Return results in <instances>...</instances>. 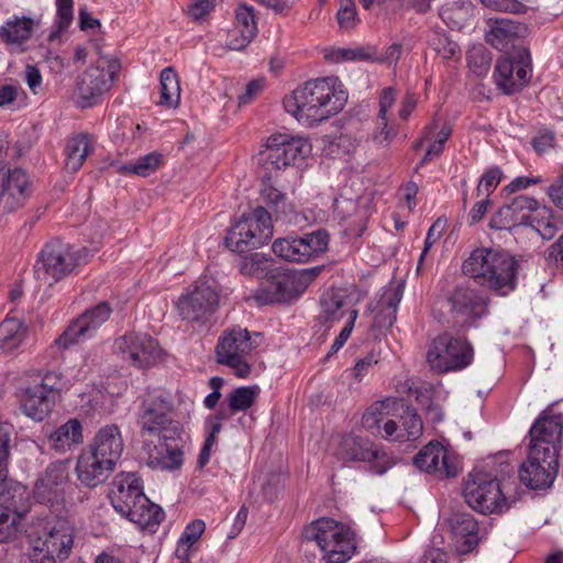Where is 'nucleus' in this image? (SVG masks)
Listing matches in <instances>:
<instances>
[{
    "instance_id": "nucleus-15",
    "label": "nucleus",
    "mask_w": 563,
    "mask_h": 563,
    "mask_svg": "<svg viewBox=\"0 0 563 563\" xmlns=\"http://www.w3.org/2000/svg\"><path fill=\"white\" fill-rule=\"evenodd\" d=\"M329 233L319 229L300 238H282L273 243V252L287 262L306 263L328 250Z\"/></svg>"
},
{
    "instance_id": "nucleus-34",
    "label": "nucleus",
    "mask_w": 563,
    "mask_h": 563,
    "mask_svg": "<svg viewBox=\"0 0 563 563\" xmlns=\"http://www.w3.org/2000/svg\"><path fill=\"white\" fill-rule=\"evenodd\" d=\"M522 31L521 24L512 20L490 19L485 38L495 48L504 51L521 36Z\"/></svg>"
},
{
    "instance_id": "nucleus-23",
    "label": "nucleus",
    "mask_w": 563,
    "mask_h": 563,
    "mask_svg": "<svg viewBox=\"0 0 563 563\" xmlns=\"http://www.w3.org/2000/svg\"><path fill=\"white\" fill-rule=\"evenodd\" d=\"M0 188L1 207L4 211H13L23 206L32 192L29 176L21 168L1 172Z\"/></svg>"
},
{
    "instance_id": "nucleus-30",
    "label": "nucleus",
    "mask_w": 563,
    "mask_h": 563,
    "mask_svg": "<svg viewBox=\"0 0 563 563\" xmlns=\"http://www.w3.org/2000/svg\"><path fill=\"white\" fill-rule=\"evenodd\" d=\"M87 449L115 465L124 449L120 428L117 424L101 427Z\"/></svg>"
},
{
    "instance_id": "nucleus-37",
    "label": "nucleus",
    "mask_w": 563,
    "mask_h": 563,
    "mask_svg": "<svg viewBox=\"0 0 563 563\" xmlns=\"http://www.w3.org/2000/svg\"><path fill=\"white\" fill-rule=\"evenodd\" d=\"M320 307L321 309L318 316V321L320 324L325 327V330L332 328L346 314L350 317V311L353 310L349 307L342 295L334 292L323 294L320 300Z\"/></svg>"
},
{
    "instance_id": "nucleus-51",
    "label": "nucleus",
    "mask_w": 563,
    "mask_h": 563,
    "mask_svg": "<svg viewBox=\"0 0 563 563\" xmlns=\"http://www.w3.org/2000/svg\"><path fill=\"white\" fill-rule=\"evenodd\" d=\"M22 517L10 511H0V542H11L19 537Z\"/></svg>"
},
{
    "instance_id": "nucleus-55",
    "label": "nucleus",
    "mask_w": 563,
    "mask_h": 563,
    "mask_svg": "<svg viewBox=\"0 0 563 563\" xmlns=\"http://www.w3.org/2000/svg\"><path fill=\"white\" fill-rule=\"evenodd\" d=\"M503 178V173L499 167H492L486 170L476 188L477 197H486L489 198L490 194L497 188Z\"/></svg>"
},
{
    "instance_id": "nucleus-38",
    "label": "nucleus",
    "mask_w": 563,
    "mask_h": 563,
    "mask_svg": "<svg viewBox=\"0 0 563 563\" xmlns=\"http://www.w3.org/2000/svg\"><path fill=\"white\" fill-rule=\"evenodd\" d=\"M528 225H531L544 240H551L563 228V219L551 208L538 205L530 216Z\"/></svg>"
},
{
    "instance_id": "nucleus-1",
    "label": "nucleus",
    "mask_w": 563,
    "mask_h": 563,
    "mask_svg": "<svg viewBox=\"0 0 563 563\" xmlns=\"http://www.w3.org/2000/svg\"><path fill=\"white\" fill-rule=\"evenodd\" d=\"M563 421L561 415L551 409L542 411L529 431L527 460L519 468V478L531 489L550 487L560 466Z\"/></svg>"
},
{
    "instance_id": "nucleus-42",
    "label": "nucleus",
    "mask_w": 563,
    "mask_h": 563,
    "mask_svg": "<svg viewBox=\"0 0 563 563\" xmlns=\"http://www.w3.org/2000/svg\"><path fill=\"white\" fill-rule=\"evenodd\" d=\"M260 194L263 202L273 209L277 219L286 218L295 211L286 195L273 186L271 177L263 179Z\"/></svg>"
},
{
    "instance_id": "nucleus-32",
    "label": "nucleus",
    "mask_w": 563,
    "mask_h": 563,
    "mask_svg": "<svg viewBox=\"0 0 563 563\" xmlns=\"http://www.w3.org/2000/svg\"><path fill=\"white\" fill-rule=\"evenodd\" d=\"M27 488L16 482L0 476V511L24 516L29 510Z\"/></svg>"
},
{
    "instance_id": "nucleus-63",
    "label": "nucleus",
    "mask_w": 563,
    "mask_h": 563,
    "mask_svg": "<svg viewBox=\"0 0 563 563\" xmlns=\"http://www.w3.org/2000/svg\"><path fill=\"white\" fill-rule=\"evenodd\" d=\"M36 386L45 389L47 394H52L53 398L56 399L58 390L63 387L62 377L55 372H48L43 376L42 382Z\"/></svg>"
},
{
    "instance_id": "nucleus-10",
    "label": "nucleus",
    "mask_w": 563,
    "mask_h": 563,
    "mask_svg": "<svg viewBox=\"0 0 563 563\" xmlns=\"http://www.w3.org/2000/svg\"><path fill=\"white\" fill-rule=\"evenodd\" d=\"M120 67L119 59L100 56L96 65L87 68L77 84L80 107L87 108L97 103L99 98L109 91Z\"/></svg>"
},
{
    "instance_id": "nucleus-33",
    "label": "nucleus",
    "mask_w": 563,
    "mask_h": 563,
    "mask_svg": "<svg viewBox=\"0 0 563 563\" xmlns=\"http://www.w3.org/2000/svg\"><path fill=\"white\" fill-rule=\"evenodd\" d=\"M47 439L49 446L56 452H70L84 443L82 424L76 418L69 419L52 431Z\"/></svg>"
},
{
    "instance_id": "nucleus-18",
    "label": "nucleus",
    "mask_w": 563,
    "mask_h": 563,
    "mask_svg": "<svg viewBox=\"0 0 563 563\" xmlns=\"http://www.w3.org/2000/svg\"><path fill=\"white\" fill-rule=\"evenodd\" d=\"M111 311L112 309L106 301L86 310L55 340V344L60 349H68L75 343L91 338L97 329L109 319Z\"/></svg>"
},
{
    "instance_id": "nucleus-25",
    "label": "nucleus",
    "mask_w": 563,
    "mask_h": 563,
    "mask_svg": "<svg viewBox=\"0 0 563 563\" xmlns=\"http://www.w3.org/2000/svg\"><path fill=\"white\" fill-rule=\"evenodd\" d=\"M302 291L298 275L288 273L267 280L265 286L255 292L254 298L260 305L289 302L297 299Z\"/></svg>"
},
{
    "instance_id": "nucleus-35",
    "label": "nucleus",
    "mask_w": 563,
    "mask_h": 563,
    "mask_svg": "<svg viewBox=\"0 0 563 563\" xmlns=\"http://www.w3.org/2000/svg\"><path fill=\"white\" fill-rule=\"evenodd\" d=\"M55 398L36 385L27 387L22 397L23 412L36 421H42L53 409Z\"/></svg>"
},
{
    "instance_id": "nucleus-45",
    "label": "nucleus",
    "mask_w": 563,
    "mask_h": 563,
    "mask_svg": "<svg viewBox=\"0 0 563 563\" xmlns=\"http://www.w3.org/2000/svg\"><path fill=\"white\" fill-rule=\"evenodd\" d=\"M131 511L125 516L130 521L137 523L143 528H153L164 519L162 508L153 504L146 496L145 503L132 505Z\"/></svg>"
},
{
    "instance_id": "nucleus-13",
    "label": "nucleus",
    "mask_w": 563,
    "mask_h": 563,
    "mask_svg": "<svg viewBox=\"0 0 563 563\" xmlns=\"http://www.w3.org/2000/svg\"><path fill=\"white\" fill-rule=\"evenodd\" d=\"M311 144L303 137L275 134L268 137L266 148L260 153L261 162L267 170H279L310 154Z\"/></svg>"
},
{
    "instance_id": "nucleus-26",
    "label": "nucleus",
    "mask_w": 563,
    "mask_h": 563,
    "mask_svg": "<svg viewBox=\"0 0 563 563\" xmlns=\"http://www.w3.org/2000/svg\"><path fill=\"white\" fill-rule=\"evenodd\" d=\"M538 205V201L531 197L516 196L492 217L490 227L503 230L515 225H528L530 216Z\"/></svg>"
},
{
    "instance_id": "nucleus-28",
    "label": "nucleus",
    "mask_w": 563,
    "mask_h": 563,
    "mask_svg": "<svg viewBox=\"0 0 563 563\" xmlns=\"http://www.w3.org/2000/svg\"><path fill=\"white\" fill-rule=\"evenodd\" d=\"M413 463L423 472L441 474L446 477L455 476L459 472L444 446L433 441L418 452L413 457Z\"/></svg>"
},
{
    "instance_id": "nucleus-44",
    "label": "nucleus",
    "mask_w": 563,
    "mask_h": 563,
    "mask_svg": "<svg viewBox=\"0 0 563 563\" xmlns=\"http://www.w3.org/2000/svg\"><path fill=\"white\" fill-rule=\"evenodd\" d=\"M395 412H401V424L399 433L396 435V441L405 442L419 439L423 431V424L416 409L404 402V408L394 407Z\"/></svg>"
},
{
    "instance_id": "nucleus-39",
    "label": "nucleus",
    "mask_w": 563,
    "mask_h": 563,
    "mask_svg": "<svg viewBox=\"0 0 563 563\" xmlns=\"http://www.w3.org/2000/svg\"><path fill=\"white\" fill-rule=\"evenodd\" d=\"M92 151L91 140L88 134L81 133L70 137L65 147V168L67 172L76 173L85 163Z\"/></svg>"
},
{
    "instance_id": "nucleus-60",
    "label": "nucleus",
    "mask_w": 563,
    "mask_h": 563,
    "mask_svg": "<svg viewBox=\"0 0 563 563\" xmlns=\"http://www.w3.org/2000/svg\"><path fill=\"white\" fill-rule=\"evenodd\" d=\"M216 8V0H194L188 5V15L195 20H202Z\"/></svg>"
},
{
    "instance_id": "nucleus-47",
    "label": "nucleus",
    "mask_w": 563,
    "mask_h": 563,
    "mask_svg": "<svg viewBox=\"0 0 563 563\" xmlns=\"http://www.w3.org/2000/svg\"><path fill=\"white\" fill-rule=\"evenodd\" d=\"M473 5L470 1H455L441 8L440 16L451 27L462 29L472 16Z\"/></svg>"
},
{
    "instance_id": "nucleus-3",
    "label": "nucleus",
    "mask_w": 563,
    "mask_h": 563,
    "mask_svg": "<svg viewBox=\"0 0 563 563\" xmlns=\"http://www.w3.org/2000/svg\"><path fill=\"white\" fill-rule=\"evenodd\" d=\"M32 563H63L73 550L75 528L60 516L35 517L25 530Z\"/></svg>"
},
{
    "instance_id": "nucleus-20",
    "label": "nucleus",
    "mask_w": 563,
    "mask_h": 563,
    "mask_svg": "<svg viewBox=\"0 0 563 563\" xmlns=\"http://www.w3.org/2000/svg\"><path fill=\"white\" fill-rule=\"evenodd\" d=\"M67 478V470L63 464H49L34 484L33 496L36 501L49 507L58 505L64 499Z\"/></svg>"
},
{
    "instance_id": "nucleus-24",
    "label": "nucleus",
    "mask_w": 563,
    "mask_h": 563,
    "mask_svg": "<svg viewBox=\"0 0 563 563\" xmlns=\"http://www.w3.org/2000/svg\"><path fill=\"white\" fill-rule=\"evenodd\" d=\"M178 434L177 440L159 439L156 444H146L147 465L153 470L177 471L184 464V440Z\"/></svg>"
},
{
    "instance_id": "nucleus-8",
    "label": "nucleus",
    "mask_w": 563,
    "mask_h": 563,
    "mask_svg": "<svg viewBox=\"0 0 563 563\" xmlns=\"http://www.w3.org/2000/svg\"><path fill=\"white\" fill-rule=\"evenodd\" d=\"M273 236L272 217L264 207L244 213L231 227L224 239L225 245L236 253H246L266 244Z\"/></svg>"
},
{
    "instance_id": "nucleus-59",
    "label": "nucleus",
    "mask_w": 563,
    "mask_h": 563,
    "mask_svg": "<svg viewBox=\"0 0 563 563\" xmlns=\"http://www.w3.org/2000/svg\"><path fill=\"white\" fill-rule=\"evenodd\" d=\"M357 318V310L350 311V317H347V321L341 330L340 334L335 338L332 343L328 356L336 353L347 341L350 338L352 330L354 328L355 320Z\"/></svg>"
},
{
    "instance_id": "nucleus-58",
    "label": "nucleus",
    "mask_w": 563,
    "mask_h": 563,
    "mask_svg": "<svg viewBox=\"0 0 563 563\" xmlns=\"http://www.w3.org/2000/svg\"><path fill=\"white\" fill-rule=\"evenodd\" d=\"M445 224H446V222L444 220L438 219L430 227V229L427 233L426 241H424L423 251H422L419 262H418V266H417L418 272L420 271L423 260H424L427 253L429 252V250L431 249V246L442 236V234L445 230Z\"/></svg>"
},
{
    "instance_id": "nucleus-5",
    "label": "nucleus",
    "mask_w": 563,
    "mask_h": 563,
    "mask_svg": "<svg viewBox=\"0 0 563 563\" xmlns=\"http://www.w3.org/2000/svg\"><path fill=\"white\" fill-rule=\"evenodd\" d=\"M303 538L314 542L327 563H345L356 552L354 533L346 525L331 518H321L303 530Z\"/></svg>"
},
{
    "instance_id": "nucleus-43",
    "label": "nucleus",
    "mask_w": 563,
    "mask_h": 563,
    "mask_svg": "<svg viewBox=\"0 0 563 563\" xmlns=\"http://www.w3.org/2000/svg\"><path fill=\"white\" fill-rule=\"evenodd\" d=\"M27 327L18 318H7L0 324V349L12 352L25 340Z\"/></svg>"
},
{
    "instance_id": "nucleus-16",
    "label": "nucleus",
    "mask_w": 563,
    "mask_h": 563,
    "mask_svg": "<svg viewBox=\"0 0 563 563\" xmlns=\"http://www.w3.org/2000/svg\"><path fill=\"white\" fill-rule=\"evenodd\" d=\"M255 347L246 329L234 328L220 338L216 353L218 362L231 367L235 375L242 378L249 376L250 364L245 356Z\"/></svg>"
},
{
    "instance_id": "nucleus-29",
    "label": "nucleus",
    "mask_w": 563,
    "mask_h": 563,
    "mask_svg": "<svg viewBox=\"0 0 563 563\" xmlns=\"http://www.w3.org/2000/svg\"><path fill=\"white\" fill-rule=\"evenodd\" d=\"M36 25L31 18L13 15L0 26V42L10 51L23 53Z\"/></svg>"
},
{
    "instance_id": "nucleus-40",
    "label": "nucleus",
    "mask_w": 563,
    "mask_h": 563,
    "mask_svg": "<svg viewBox=\"0 0 563 563\" xmlns=\"http://www.w3.org/2000/svg\"><path fill=\"white\" fill-rule=\"evenodd\" d=\"M394 407L404 408V400L388 398L372 405L362 417V426L367 431L379 432L380 422L394 416Z\"/></svg>"
},
{
    "instance_id": "nucleus-12",
    "label": "nucleus",
    "mask_w": 563,
    "mask_h": 563,
    "mask_svg": "<svg viewBox=\"0 0 563 563\" xmlns=\"http://www.w3.org/2000/svg\"><path fill=\"white\" fill-rule=\"evenodd\" d=\"M531 76V56L525 47L516 48L496 62L494 80L506 95L519 92L529 84Z\"/></svg>"
},
{
    "instance_id": "nucleus-31",
    "label": "nucleus",
    "mask_w": 563,
    "mask_h": 563,
    "mask_svg": "<svg viewBox=\"0 0 563 563\" xmlns=\"http://www.w3.org/2000/svg\"><path fill=\"white\" fill-rule=\"evenodd\" d=\"M256 34L257 22L254 8L244 3L240 4L235 9V27L229 47L241 51L252 42Z\"/></svg>"
},
{
    "instance_id": "nucleus-48",
    "label": "nucleus",
    "mask_w": 563,
    "mask_h": 563,
    "mask_svg": "<svg viewBox=\"0 0 563 563\" xmlns=\"http://www.w3.org/2000/svg\"><path fill=\"white\" fill-rule=\"evenodd\" d=\"M260 394V387L243 386L233 389L228 396L229 408L232 413L238 411H244L251 408Z\"/></svg>"
},
{
    "instance_id": "nucleus-62",
    "label": "nucleus",
    "mask_w": 563,
    "mask_h": 563,
    "mask_svg": "<svg viewBox=\"0 0 563 563\" xmlns=\"http://www.w3.org/2000/svg\"><path fill=\"white\" fill-rule=\"evenodd\" d=\"M396 100V91L391 87H387L382 91L379 97L378 124H385V118L388 110L394 106Z\"/></svg>"
},
{
    "instance_id": "nucleus-17",
    "label": "nucleus",
    "mask_w": 563,
    "mask_h": 563,
    "mask_svg": "<svg viewBox=\"0 0 563 563\" xmlns=\"http://www.w3.org/2000/svg\"><path fill=\"white\" fill-rule=\"evenodd\" d=\"M114 349L124 361L137 368H148L161 357L157 342L145 333H126L115 340Z\"/></svg>"
},
{
    "instance_id": "nucleus-61",
    "label": "nucleus",
    "mask_w": 563,
    "mask_h": 563,
    "mask_svg": "<svg viewBox=\"0 0 563 563\" xmlns=\"http://www.w3.org/2000/svg\"><path fill=\"white\" fill-rule=\"evenodd\" d=\"M10 428L0 426V476L8 475L7 460L9 457Z\"/></svg>"
},
{
    "instance_id": "nucleus-19",
    "label": "nucleus",
    "mask_w": 563,
    "mask_h": 563,
    "mask_svg": "<svg viewBox=\"0 0 563 563\" xmlns=\"http://www.w3.org/2000/svg\"><path fill=\"white\" fill-rule=\"evenodd\" d=\"M219 305V296L206 280L195 283L192 289L177 301L179 316L187 321H200L211 314Z\"/></svg>"
},
{
    "instance_id": "nucleus-7",
    "label": "nucleus",
    "mask_w": 563,
    "mask_h": 563,
    "mask_svg": "<svg viewBox=\"0 0 563 563\" xmlns=\"http://www.w3.org/2000/svg\"><path fill=\"white\" fill-rule=\"evenodd\" d=\"M474 350L471 343L462 336L450 332L437 335L429 344L426 362L437 374L459 372L471 365Z\"/></svg>"
},
{
    "instance_id": "nucleus-11",
    "label": "nucleus",
    "mask_w": 563,
    "mask_h": 563,
    "mask_svg": "<svg viewBox=\"0 0 563 563\" xmlns=\"http://www.w3.org/2000/svg\"><path fill=\"white\" fill-rule=\"evenodd\" d=\"M463 495L470 507L484 515L503 512L509 508L500 483L481 472L468 475Z\"/></svg>"
},
{
    "instance_id": "nucleus-22",
    "label": "nucleus",
    "mask_w": 563,
    "mask_h": 563,
    "mask_svg": "<svg viewBox=\"0 0 563 563\" xmlns=\"http://www.w3.org/2000/svg\"><path fill=\"white\" fill-rule=\"evenodd\" d=\"M456 322L472 325L486 313V302L477 291L467 287H456L448 298Z\"/></svg>"
},
{
    "instance_id": "nucleus-14",
    "label": "nucleus",
    "mask_w": 563,
    "mask_h": 563,
    "mask_svg": "<svg viewBox=\"0 0 563 563\" xmlns=\"http://www.w3.org/2000/svg\"><path fill=\"white\" fill-rule=\"evenodd\" d=\"M336 454L343 461L366 462L378 475L385 474L396 464L388 452L371 440L354 434H347L341 439Z\"/></svg>"
},
{
    "instance_id": "nucleus-2",
    "label": "nucleus",
    "mask_w": 563,
    "mask_h": 563,
    "mask_svg": "<svg viewBox=\"0 0 563 563\" xmlns=\"http://www.w3.org/2000/svg\"><path fill=\"white\" fill-rule=\"evenodd\" d=\"M346 101L347 92L339 78L325 77L296 88L284 98V107L298 122L313 125L339 113Z\"/></svg>"
},
{
    "instance_id": "nucleus-57",
    "label": "nucleus",
    "mask_w": 563,
    "mask_h": 563,
    "mask_svg": "<svg viewBox=\"0 0 563 563\" xmlns=\"http://www.w3.org/2000/svg\"><path fill=\"white\" fill-rule=\"evenodd\" d=\"M467 60L473 71L482 76L488 70L492 58L483 46H478L468 53Z\"/></svg>"
},
{
    "instance_id": "nucleus-36",
    "label": "nucleus",
    "mask_w": 563,
    "mask_h": 563,
    "mask_svg": "<svg viewBox=\"0 0 563 563\" xmlns=\"http://www.w3.org/2000/svg\"><path fill=\"white\" fill-rule=\"evenodd\" d=\"M405 285L399 283L394 287L386 288L377 301L379 311L374 318V324L378 328H389L396 321V312L402 299Z\"/></svg>"
},
{
    "instance_id": "nucleus-41",
    "label": "nucleus",
    "mask_w": 563,
    "mask_h": 563,
    "mask_svg": "<svg viewBox=\"0 0 563 563\" xmlns=\"http://www.w3.org/2000/svg\"><path fill=\"white\" fill-rule=\"evenodd\" d=\"M451 529L456 538L464 540L466 551L478 543V523L471 514L457 512L450 518Z\"/></svg>"
},
{
    "instance_id": "nucleus-4",
    "label": "nucleus",
    "mask_w": 563,
    "mask_h": 563,
    "mask_svg": "<svg viewBox=\"0 0 563 563\" xmlns=\"http://www.w3.org/2000/svg\"><path fill=\"white\" fill-rule=\"evenodd\" d=\"M463 273L481 286L506 296L517 285L518 263L507 253L481 247L474 250L462 265Z\"/></svg>"
},
{
    "instance_id": "nucleus-64",
    "label": "nucleus",
    "mask_w": 563,
    "mask_h": 563,
    "mask_svg": "<svg viewBox=\"0 0 563 563\" xmlns=\"http://www.w3.org/2000/svg\"><path fill=\"white\" fill-rule=\"evenodd\" d=\"M547 194L551 201L563 210V174L549 186Z\"/></svg>"
},
{
    "instance_id": "nucleus-52",
    "label": "nucleus",
    "mask_w": 563,
    "mask_h": 563,
    "mask_svg": "<svg viewBox=\"0 0 563 563\" xmlns=\"http://www.w3.org/2000/svg\"><path fill=\"white\" fill-rule=\"evenodd\" d=\"M336 21L342 31L350 32L356 27L360 23V18L354 0H340Z\"/></svg>"
},
{
    "instance_id": "nucleus-53",
    "label": "nucleus",
    "mask_w": 563,
    "mask_h": 563,
    "mask_svg": "<svg viewBox=\"0 0 563 563\" xmlns=\"http://www.w3.org/2000/svg\"><path fill=\"white\" fill-rule=\"evenodd\" d=\"M57 15H56V30L52 31L48 35L49 41H54L59 34L68 29L74 19L73 0H56Z\"/></svg>"
},
{
    "instance_id": "nucleus-9",
    "label": "nucleus",
    "mask_w": 563,
    "mask_h": 563,
    "mask_svg": "<svg viewBox=\"0 0 563 563\" xmlns=\"http://www.w3.org/2000/svg\"><path fill=\"white\" fill-rule=\"evenodd\" d=\"M172 401L163 394H147L142 400L136 423L142 435L177 440L183 434L181 424L172 418Z\"/></svg>"
},
{
    "instance_id": "nucleus-27",
    "label": "nucleus",
    "mask_w": 563,
    "mask_h": 563,
    "mask_svg": "<svg viewBox=\"0 0 563 563\" xmlns=\"http://www.w3.org/2000/svg\"><path fill=\"white\" fill-rule=\"evenodd\" d=\"M112 463L85 449L77 460L76 473L79 482L89 488L103 484L112 474Z\"/></svg>"
},
{
    "instance_id": "nucleus-56",
    "label": "nucleus",
    "mask_w": 563,
    "mask_h": 563,
    "mask_svg": "<svg viewBox=\"0 0 563 563\" xmlns=\"http://www.w3.org/2000/svg\"><path fill=\"white\" fill-rule=\"evenodd\" d=\"M268 260L260 253L246 256L241 262V273L251 276H263L267 271Z\"/></svg>"
},
{
    "instance_id": "nucleus-21",
    "label": "nucleus",
    "mask_w": 563,
    "mask_h": 563,
    "mask_svg": "<svg viewBox=\"0 0 563 563\" xmlns=\"http://www.w3.org/2000/svg\"><path fill=\"white\" fill-rule=\"evenodd\" d=\"M109 498L113 508L125 517L132 505L145 503V494L140 477L135 473H121L112 482Z\"/></svg>"
},
{
    "instance_id": "nucleus-6",
    "label": "nucleus",
    "mask_w": 563,
    "mask_h": 563,
    "mask_svg": "<svg viewBox=\"0 0 563 563\" xmlns=\"http://www.w3.org/2000/svg\"><path fill=\"white\" fill-rule=\"evenodd\" d=\"M88 256L86 247L75 249L60 240H53L38 255L34 265L35 278L53 285L69 275L78 265L86 263Z\"/></svg>"
},
{
    "instance_id": "nucleus-49",
    "label": "nucleus",
    "mask_w": 563,
    "mask_h": 563,
    "mask_svg": "<svg viewBox=\"0 0 563 563\" xmlns=\"http://www.w3.org/2000/svg\"><path fill=\"white\" fill-rule=\"evenodd\" d=\"M162 154L152 152L136 159L135 163L126 164L120 167V173H132L137 176L146 177L154 173L162 164Z\"/></svg>"
},
{
    "instance_id": "nucleus-50",
    "label": "nucleus",
    "mask_w": 563,
    "mask_h": 563,
    "mask_svg": "<svg viewBox=\"0 0 563 563\" xmlns=\"http://www.w3.org/2000/svg\"><path fill=\"white\" fill-rule=\"evenodd\" d=\"M206 525L202 520H194L191 521L184 530L183 534L178 540V544L176 548V555L179 559H185L187 556V551L189 548L195 544L201 534L203 533Z\"/></svg>"
},
{
    "instance_id": "nucleus-54",
    "label": "nucleus",
    "mask_w": 563,
    "mask_h": 563,
    "mask_svg": "<svg viewBox=\"0 0 563 563\" xmlns=\"http://www.w3.org/2000/svg\"><path fill=\"white\" fill-rule=\"evenodd\" d=\"M430 43L435 53L443 59L450 60L460 57L459 45L445 34H434Z\"/></svg>"
},
{
    "instance_id": "nucleus-46",
    "label": "nucleus",
    "mask_w": 563,
    "mask_h": 563,
    "mask_svg": "<svg viewBox=\"0 0 563 563\" xmlns=\"http://www.w3.org/2000/svg\"><path fill=\"white\" fill-rule=\"evenodd\" d=\"M161 96L158 104L176 108L180 101V87L178 75L173 67H166L159 76Z\"/></svg>"
}]
</instances>
